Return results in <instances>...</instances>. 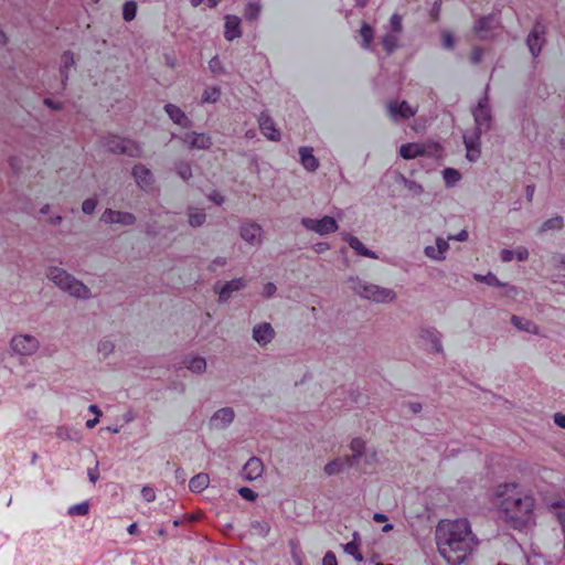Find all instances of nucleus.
<instances>
[{"label": "nucleus", "mask_w": 565, "mask_h": 565, "mask_svg": "<svg viewBox=\"0 0 565 565\" xmlns=\"http://www.w3.org/2000/svg\"><path fill=\"white\" fill-rule=\"evenodd\" d=\"M495 507L501 520L511 529L524 531L536 524L534 494L518 482H504L494 491Z\"/></svg>", "instance_id": "nucleus-1"}, {"label": "nucleus", "mask_w": 565, "mask_h": 565, "mask_svg": "<svg viewBox=\"0 0 565 565\" xmlns=\"http://www.w3.org/2000/svg\"><path fill=\"white\" fill-rule=\"evenodd\" d=\"M440 556L450 565H460L478 544L467 519L441 520L436 527Z\"/></svg>", "instance_id": "nucleus-2"}, {"label": "nucleus", "mask_w": 565, "mask_h": 565, "mask_svg": "<svg viewBox=\"0 0 565 565\" xmlns=\"http://www.w3.org/2000/svg\"><path fill=\"white\" fill-rule=\"evenodd\" d=\"M473 117L477 127L471 132L463 135V142L467 150V159L469 161H476L480 157V135L482 128L488 129L490 127L491 114L488 107L487 98L480 100L478 106L473 110Z\"/></svg>", "instance_id": "nucleus-3"}, {"label": "nucleus", "mask_w": 565, "mask_h": 565, "mask_svg": "<svg viewBox=\"0 0 565 565\" xmlns=\"http://www.w3.org/2000/svg\"><path fill=\"white\" fill-rule=\"evenodd\" d=\"M47 278L52 280L58 288L67 291L71 296L77 298H86L89 294V289L82 281L75 279L62 268H50Z\"/></svg>", "instance_id": "nucleus-4"}, {"label": "nucleus", "mask_w": 565, "mask_h": 565, "mask_svg": "<svg viewBox=\"0 0 565 565\" xmlns=\"http://www.w3.org/2000/svg\"><path fill=\"white\" fill-rule=\"evenodd\" d=\"M353 288L361 297L375 302H390L395 299V292L392 289L376 285L358 281Z\"/></svg>", "instance_id": "nucleus-5"}, {"label": "nucleus", "mask_w": 565, "mask_h": 565, "mask_svg": "<svg viewBox=\"0 0 565 565\" xmlns=\"http://www.w3.org/2000/svg\"><path fill=\"white\" fill-rule=\"evenodd\" d=\"M439 150L440 146L436 142H407L399 147V156L411 160L423 156H435Z\"/></svg>", "instance_id": "nucleus-6"}, {"label": "nucleus", "mask_w": 565, "mask_h": 565, "mask_svg": "<svg viewBox=\"0 0 565 565\" xmlns=\"http://www.w3.org/2000/svg\"><path fill=\"white\" fill-rule=\"evenodd\" d=\"M104 147L113 153L127 154L132 158L140 157L142 150L138 143L130 139L120 138L117 136L109 137Z\"/></svg>", "instance_id": "nucleus-7"}, {"label": "nucleus", "mask_w": 565, "mask_h": 565, "mask_svg": "<svg viewBox=\"0 0 565 565\" xmlns=\"http://www.w3.org/2000/svg\"><path fill=\"white\" fill-rule=\"evenodd\" d=\"M301 224L309 231H313L320 235L334 233L338 230L337 221L331 216H323L321 220L303 217Z\"/></svg>", "instance_id": "nucleus-8"}, {"label": "nucleus", "mask_w": 565, "mask_h": 565, "mask_svg": "<svg viewBox=\"0 0 565 565\" xmlns=\"http://www.w3.org/2000/svg\"><path fill=\"white\" fill-rule=\"evenodd\" d=\"M499 19L494 14L480 18L475 26L473 31L478 39L481 41L491 39L494 35V30L499 28Z\"/></svg>", "instance_id": "nucleus-9"}, {"label": "nucleus", "mask_w": 565, "mask_h": 565, "mask_svg": "<svg viewBox=\"0 0 565 565\" xmlns=\"http://www.w3.org/2000/svg\"><path fill=\"white\" fill-rule=\"evenodd\" d=\"M11 348L14 352L22 355H30L34 353L39 348V341L36 338L29 334L15 335L11 340Z\"/></svg>", "instance_id": "nucleus-10"}, {"label": "nucleus", "mask_w": 565, "mask_h": 565, "mask_svg": "<svg viewBox=\"0 0 565 565\" xmlns=\"http://www.w3.org/2000/svg\"><path fill=\"white\" fill-rule=\"evenodd\" d=\"M544 34V25H542L540 22H536L527 35L526 45L533 57L539 56V54L541 53L542 45L545 42Z\"/></svg>", "instance_id": "nucleus-11"}, {"label": "nucleus", "mask_w": 565, "mask_h": 565, "mask_svg": "<svg viewBox=\"0 0 565 565\" xmlns=\"http://www.w3.org/2000/svg\"><path fill=\"white\" fill-rule=\"evenodd\" d=\"M387 113L388 117L397 121L399 119H408L416 115L417 108L412 107L407 102L403 100L401 103L390 102L387 104Z\"/></svg>", "instance_id": "nucleus-12"}, {"label": "nucleus", "mask_w": 565, "mask_h": 565, "mask_svg": "<svg viewBox=\"0 0 565 565\" xmlns=\"http://www.w3.org/2000/svg\"><path fill=\"white\" fill-rule=\"evenodd\" d=\"M100 220L107 224L118 223L121 225H131L135 223L136 217L134 214L128 212H120L107 209L103 213Z\"/></svg>", "instance_id": "nucleus-13"}, {"label": "nucleus", "mask_w": 565, "mask_h": 565, "mask_svg": "<svg viewBox=\"0 0 565 565\" xmlns=\"http://www.w3.org/2000/svg\"><path fill=\"white\" fill-rule=\"evenodd\" d=\"M258 125L262 134L271 141L280 139V131L275 127L273 118L263 111L258 118Z\"/></svg>", "instance_id": "nucleus-14"}, {"label": "nucleus", "mask_w": 565, "mask_h": 565, "mask_svg": "<svg viewBox=\"0 0 565 565\" xmlns=\"http://www.w3.org/2000/svg\"><path fill=\"white\" fill-rule=\"evenodd\" d=\"M264 472L263 461L257 457L247 460L242 469V477L247 481H254L262 477Z\"/></svg>", "instance_id": "nucleus-15"}, {"label": "nucleus", "mask_w": 565, "mask_h": 565, "mask_svg": "<svg viewBox=\"0 0 565 565\" xmlns=\"http://www.w3.org/2000/svg\"><path fill=\"white\" fill-rule=\"evenodd\" d=\"M234 416V411L231 407L221 408L211 417L210 425L217 429L225 428L233 422Z\"/></svg>", "instance_id": "nucleus-16"}, {"label": "nucleus", "mask_w": 565, "mask_h": 565, "mask_svg": "<svg viewBox=\"0 0 565 565\" xmlns=\"http://www.w3.org/2000/svg\"><path fill=\"white\" fill-rule=\"evenodd\" d=\"M183 141L192 149H209L212 145L211 137L205 134H186Z\"/></svg>", "instance_id": "nucleus-17"}, {"label": "nucleus", "mask_w": 565, "mask_h": 565, "mask_svg": "<svg viewBox=\"0 0 565 565\" xmlns=\"http://www.w3.org/2000/svg\"><path fill=\"white\" fill-rule=\"evenodd\" d=\"M274 334L275 332L273 327L267 322L258 324L253 329V338L260 345L269 343L273 340Z\"/></svg>", "instance_id": "nucleus-18"}, {"label": "nucleus", "mask_w": 565, "mask_h": 565, "mask_svg": "<svg viewBox=\"0 0 565 565\" xmlns=\"http://www.w3.org/2000/svg\"><path fill=\"white\" fill-rule=\"evenodd\" d=\"M262 227L256 223H246L241 227V236L249 244H257L260 242Z\"/></svg>", "instance_id": "nucleus-19"}, {"label": "nucleus", "mask_w": 565, "mask_h": 565, "mask_svg": "<svg viewBox=\"0 0 565 565\" xmlns=\"http://www.w3.org/2000/svg\"><path fill=\"white\" fill-rule=\"evenodd\" d=\"M132 175L137 182V184L142 189L147 190L148 186L152 184L153 178L152 173L145 166L138 164L132 169Z\"/></svg>", "instance_id": "nucleus-20"}, {"label": "nucleus", "mask_w": 565, "mask_h": 565, "mask_svg": "<svg viewBox=\"0 0 565 565\" xmlns=\"http://www.w3.org/2000/svg\"><path fill=\"white\" fill-rule=\"evenodd\" d=\"M241 32V20L236 15H226L225 18V31L224 36L227 41H233L239 38Z\"/></svg>", "instance_id": "nucleus-21"}, {"label": "nucleus", "mask_w": 565, "mask_h": 565, "mask_svg": "<svg viewBox=\"0 0 565 565\" xmlns=\"http://www.w3.org/2000/svg\"><path fill=\"white\" fill-rule=\"evenodd\" d=\"M313 149L311 147H300L299 156L303 168L308 171H316L319 167L318 159L313 156Z\"/></svg>", "instance_id": "nucleus-22"}, {"label": "nucleus", "mask_w": 565, "mask_h": 565, "mask_svg": "<svg viewBox=\"0 0 565 565\" xmlns=\"http://www.w3.org/2000/svg\"><path fill=\"white\" fill-rule=\"evenodd\" d=\"M164 109L167 111V114L169 115V117L171 118V120H173V122H175L177 125L181 126V127H189L191 121L190 119L188 118V116L184 114V111L173 105V104H167L164 106Z\"/></svg>", "instance_id": "nucleus-23"}, {"label": "nucleus", "mask_w": 565, "mask_h": 565, "mask_svg": "<svg viewBox=\"0 0 565 565\" xmlns=\"http://www.w3.org/2000/svg\"><path fill=\"white\" fill-rule=\"evenodd\" d=\"M365 444L361 438H353L350 448L353 452L351 457H345V462L348 467L358 466L359 458L363 455Z\"/></svg>", "instance_id": "nucleus-24"}, {"label": "nucleus", "mask_w": 565, "mask_h": 565, "mask_svg": "<svg viewBox=\"0 0 565 565\" xmlns=\"http://www.w3.org/2000/svg\"><path fill=\"white\" fill-rule=\"evenodd\" d=\"M344 239L348 242L350 247L356 252V254L370 258H377L376 254L366 248L358 237L350 234H345Z\"/></svg>", "instance_id": "nucleus-25"}, {"label": "nucleus", "mask_w": 565, "mask_h": 565, "mask_svg": "<svg viewBox=\"0 0 565 565\" xmlns=\"http://www.w3.org/2000/svg\"><path fill=\"white\" fill-rule=\"evenodd\" d=\"M246 282L243 278L232 279L227 281L220 290V300L225 301L233 291H238L245 287Z\"/></svg>", "instance_id": "nucleus-26"}, {"label": "nucleus", "mask_w": 565, "mask_h": 565, "mask_svg": "<svg viewBox=\"0 0 565 565\" xmlns=\"http://www.w3.org/2000/svg\"><path fill=\"white\" fill-rule=\"evenodd\" d=\"M449 244L444 238L436 239V246H427L425 248V254L429 258L433 259H443L445 252L448 249Z\"/></svg>", "instance_id": "nucleus-27"}, {"label": "nucleus", "mask_w": 565, "mask_h": 565, "mask_svg": "<svg viewBox=\"0 0 565 565\" xmlns=\"http://www.w3.org/2000/svg\"><path fill=\"white\" fill-rule=\"evenodd\" d=\"M420 338L425 341H429L434 351L441 352L440 334L435 328L422 329Z\"/></svg>", "instance_id": "nucleus-28"}, {"label": "nucleus", "mask_w": 565, "mask_h": 565, "mask_svg": "<svg viewBox=\"0 0 565 565\" xmlns=\"http://www.w3.org/2000/svg\"><path fill=\"white\" fill-rule=\"evenodd\" d=\"M210 483V477L207 473H198L194 477H192L189 481V488L192 492H202L204 489L207 488Z\"/></svg>", "instance_id": "nucleus-29"}, {"label": "nucleus", "mask_w": 565, "mask_h": 565, "mask_svg": "<svg viewBox=\"0 0 565 565\" xmlns=\"http://www.w3.org/2000/svg\"><path fill=\"white\" fill-rule=\"evenodd\" d=\"M359 34L360 36L362 38V42H361V46L364 49V50H370L371 49V44L374 40V30L373 28L367 24V23H362L360 30H359Z\"/></svg>", "instance_id": "nucleus-30"}, {"label": "nucleus", "mask_w": 565, "mask_h": 565, "mask_svg": "<svg viewBox=\"0 0 565 565\" xmlns=\"http://www.w3.org/2000/svg\"><path fill=\"white\" fill-rule=\"evenodd\" d=\"M511 322L514 327L520 330L530 332V333H539V327L531 320L520 318L518 316H512Z\"/></svg>", "instance_id": "nucleus-31"}, {"label": "nucleus", "mask_w": 565, "mask_h": 565, "mask_svg": "<svg viewBox=\"0 0 565 565\" xmlns=\"http://www.w3.org/2000/svg\"><path fill=\"white\" fill-rule=\"evenodd\" d=\"M358 533L353 534V540L344 545H342L343 551L354 557L356 562L363 561V555L360 552V543L356 541Z\"/></svg>", "instance_id": "nucleus-32"}, {"label": "nucleus", "mask_w": 565, "mask_h": 565, "mask_svg": "<svg viewBox=\"0 0 565 565\" xmlns=\"http://www.w3.org/2000/svg\"><path fill=\"white\" fill-rule=\"evenodd\" d=\"M398 45V36L396 33H387L382 38V46L387 54H392Z\"/></svg>", "instance_id": "nucleus-33"}, {"label": "nucleus", "mask_w": 565, "mask_h": 565, "mask_svg": "<svg viewBox=\"0 0 565 565\" xmlns=\"http://www.w3.org/2000/svg\"><path fill=\"white\" fill-rule=\"evenodd\" d=\"M186 369L191 370L195 373H201L206 369V361L201 356H194L189 360H185Z\"/></svg>", "instance_id": "nucleus-34"}, {"label": "nucleus", "mask_w": 565, "mask_h": 565, "mask_svg": "<svg viewBox=\"0 0 565 565\" xmlns=\"http://www.w3.org/2000/svg\"><path fill=\"white\" fill-rule=\"evenodd\" d=\"M344 467H348L347 462H345V458L344 459H334L324 466V472L329 476L337 475V473L341 472L344 469Z\"/></svg>", "instance_id": "nucleus-35"}, {"label": "nucleus", "mask_w": 565, "mask_h": 565, "mask_svg": "<svg viewBox=\"0 0 565 565\" xmlns=\"http://www.w3.org/2000/svg\"><path fill=\"white\" fill-rule=\"evenodd\" d=\"M443 174L447 186H452L461 179V174L459 173V171H457L454 168H446Z\"/></svg>", "instance_id": "nucleus-36"}, {"label": "nucleus", "mask_w": 565, "mask_h": 565, "mask_svg": "<svg viewBox=\"0 0 565 565\" xmlns=\"http://www.w3.org/2000/svg\"><path fill=\"white\" fill-rule=\"evenodd\" d=\"M137 13V3L135 1H127L122 8V17L125 21H131Z\"/></svg>", "instance_id": "nucleus-37"}, {"label": "nucleus", "mask_w": 565, "mask_h": 565, "mask_svg": "<svg viewBox=\"0 0 565 565\" xmlns=\"http://www.w3.org/2000/svg\"><path fill=\"white\" fill-rule=\"evenodd\" d=\"M205 221V214L201 210H191L189 213V223L191 226H201Z\"/></svg>", "instance_id": "nucleus-38"}, {"label": "nucleus", "mask_w": 565, "mask_h": 565, "mask_svg": "<svg viewBox=\"0 0 565 565\" xmlns=\"http://www.w3.org/2000/svg\"><path fill=\"white\" fill-rule=\"evenodd\" d=\"M221 96V90L218 87H209L204 90L202 95V100L204 103H215L218 100Z\"/></svg>", "instance_id": "nucleus-39"}, {"label": "nucleus", "mask_w": 565, "mask_h": 565, "mask_svg": "<svg viewBox=\"0 0 565 565\" xmlns=\"http://www.w3.org/2000/svg\"><path fill=\"white\" fill-rule=\"evenodd\" d=\"M562 226H563V218L561 216H556V217H552V218H548L547 221H545L542 224L540 231L546 232L550 230L561 228Z\"/></svg>", "instance_id": "nucleus-40"}, {"label": "nucleus", "mask_w": 565, "mask_h": 565, "mask_svg": "<svg viewBox=\"0 0 565 565\" xmlns=\"http://www.w3.org/2000/svg\"><path fill=\"white\" fill-rule=\"evenodd\" d=\"M391 33L399 34L403 31V18L398 13H394L390 19Z\"/></svg>", "instance_id": "nucleus-41"}, {"label": "nucleus", "mask_w": 565, "mask_h": 565, "mask_svg": "<svg viewBox=\"0 0 565 565\" xmlns=\"http://www.w3.org/2000/svg\"><path fill=\"white\" fill-rule=\"evenodd\" d=\"M62 61H63V67L61 68V75L62 77H64L65 79H67V70L73 66L74 64V56L71 52H65L62 56Z\"/></svg>", "instance_id": "nucleus-42"}, {"label": "nucleus", "mask_w": 565, "mask_h": 565, "mask_svg": "<svg viewBox=\"0 0 565 565\" xmlns=\"http://www.w3.org/2000/svg\"><path fill=\"white\" fill-rule=\"evenodd\" d=\"M89 511L88 503L82 502L75 505H72L68 510L71 515H86Z\"/></svg>", "instance_id": "nucleus-43"}, {"label": "nucleus", "mask_w": 565, "mask_h": 565, "mask_svg": "<svg viewBox=\"0 0 565 565\" xmlns=\"http://www.w3.org/2000/svg\"><path fill=\"white\" fill-rule=\"evenodd\" d=\"M177 172L181 179L188 181L192 177L191 167L189 163H179L177 166Z\"/></svg>", "instance_id": "nucleus-44"}, {"label": "nucleus", "mask_w": 565, "mask_h": 565, "mask_svg": "<svg viewBox=\"0 0 565 565\" xmlns=\"http://www.w3.org/2000/svg\"><path fill=\"white\" fill-rule=\"evenodd\" d=\"M441 45L447 50H452L455 47V39L451 32L443 31L441 32Z\"/></svg>", "instance_id": "nucleus-45"}, {"label": "nucleus", "mask_w": 565, "mask_h": 565, "mask_svg": "<svg viewBox=\"0 0 565 565\" xmlns=\"http://www.w3.org/2000/svg\"><path fill=\"white\" fill-rule=\"evenodd\" d=\"M475 278H476L478 281L486 282V284H488V285H490V286H500V285H501V284H500V281H499V279H498L494 275H492V274H488V275H486V276H482V275H478V274H476V275H475Z\"/></svg>", "instance_id": "nucleus-46"}, {"label": "nucleus", "mask_w": 565, "mask_h": 565, "mask_svg": "<svg viewBox=\"0 0 565 565\" xmlns=\"http://www.w3.org/2000/svg\"><path fill=\"white\" fill-rule=\"evenodd\" d=\"M483 57V49L475 46L470 52V62L472 64H479Z\"/></svg>", "instance_id": "nucleus-47"}, {"label": "nucleus", "mask_w": 565, "mask_h": 565, "mask_svg": "<svg viewBox=\"0 0 565 565\" xmlns=\"http://www.w3.org/2000/svg\"><path fill=\"white\" fill-rule=\"evenodd\" d=\"M115 345L110 340H103L98 344V352L103 353L105 356L113 352Z\"/></svg>", "instance_id": "nucleus-48"}, {"label": "nucleus", "mask_w": 565, "mask_h": 565, "mask_svg": "<svg viewBox=\"0 0 565 565\" xmlns=\"http://www.w3.org/2000/svg\"><path fill=\"white\" fill-rule=\"evenodd\" d=\"M97 205V200L94 198L86 199L82 204V210L86 214H90L94 212L95 207Z\"/></svg>", "instance_id": "nucleus-49"}, {"label": "nucleus", "mask_w": 565, "mask_h": 565, "mask_svg": "<svg viewBox=\"0 0 565 565\" xmlns=\"http://www.w3.org/2000/svg\"><path fill=\"white\" fill-rule=\"evenodd\" d=\"M238 493L242 498H244L245 500H248V501H254L257 497L256 492L247 487L239 488Z\"/></svg>", "instance_id": "nucleus-50"}, {"label": "nucleus", "mask_w": 565, "mask_h": 565, "mask_svg": "<svg viewBox=\"0 0 565 565\" xmlns=\"http://www.w3.org/2000/svg\"><path fill=\"white\" fill-rule=\"evenodd\" d=\"M141 495H142L143 500L147 501V502H152V501L156 500L154 490H153V488H151L149 486H145L141 489Z\"/></svg>", "instance_id": "nucleus-51"}, {"label": "nucleus", "mask_w": 565, "mask_h": 565, "mask_svg": "<svg viewBox=\"0 0 565 565\" xmlns=\"http://www.w3.org/2000/svg\"><path fill=\"white\" fill-rule=\"evenodd\" d=\"M322 565H338L335 554L331 551L327 552L322 558Z\"/></svg>", "instance_id": "nucleus-52"}, {"label": "nucleus", "mask_w": 565, "mask_h": 565, "mask_svg": "<svg viewBox=\"0 0 565 565\" xmlns=\"http://www.w3.org/2000/svg\"><path fill=\"white\" fill-rule=\"evenodd\" d=\"M440 10H441V0H436L430 10V17L434 21H437L439 19Z\"/></svg>", "instance_id": "nucleus-53"}, {"label": "nucleus", "mask_w": 565, "mask_h": 565, "mask_svg": "<svg viewBox=\"0 0 565 565\" xmlns=\"http://www.w3.org/2000/svg\"><path fill=\"white\" fill-rule=\"evenodd\" d=\"M87 475H88V478H89V481L95 484L96 481L98 480L99 478V473H98V462L96 461L95 462V467L94 468H89L88 471H87Z\"/></svg>", "instance_id": "nucleus-54"}, {"label": "nucleus", "mask_w": 565, "mask_h": 565, "mask_svg": "<svg viewBox=\"0 0 565 565\" xmlns=\"http://www.w3.org/2000/svg\"><path fill=\"white\" fill-rule=\"evenodd\" d=\"M276 286L273 284V282H267L265 286H264V289H263V295L265 297H271L275 292H276Z\"/></svg>", "instance_id": "nucleus-55"}, {"label": "nucleus", "mask_w": 565, "mask_h": 565, "mask_svg": "<svg viewBox=\"0 0 565 565\" xmlns=\"http://www.w3.org/2000/svg\"><path fill=\"white\" fill-rule=\"evenodd\" d=\"M515 254H516V258L518 260H525L527 257H529V252L526 248L524 247H519L516 250H515Z\"/></svg>", "instance_id": "nucleus-56"}, {"label": "nucleus", "mask_w": 565, "mask_h": 565, "mask_svg": "<svg viewBox=\"0 0 565 565\" xmlns=\"http://www.w3.org/2000/svg\"><path fill=\"white\" fill-rule=\"evenodd\" d=\"M554 422L557 426L565 428V414L556 413L554 415Z\"/></svg>", "instance_id": "nucleus-57"}, {"label": "nucleus", "mask_w": 565, "mask_h": 565, "mask_svg": "<svg viewBox=\"0 0 565 565\" xmlns=\"http://www.w3.org/2000/svg\"><path fill=\"white\" fill-rule=\"evenodd\" d=\"M513 256H514V252H512L510 249H503L501 252V259L503 262H511L513 259Z\"/></svg>", "instance_id": "nucleus-58"}, {"label": "nucleus", "mask_w": 565, "mask_h": 565, "mask_svg": "<svg viewBox=\"0 0 565 565\" xmlns=\"http://www.w3.org/2000/svg\"><path fill=\"white\" fill-rule=\"evenodd\" d=\"M209 66L211 68V71L213 73H217L218 72V67H220V60L218 57H213L210 62H209Z\"/></svg>", "instance_id": "nucleus-59"}, {"label": "nucleus", "mask_w": 565, "mask_h": 565, "mask_svg": "<svg viewBox=\"0 0 565 565\" xmlns=\"http://www.w3.org/2000/svg\"><path fill=\"white\" fill-rule=\"evenodd\" d=\"M56 436L61 439H70L68 430L64 427H58L56 430Z\"/></svg>", "instance_id": "nucleus-60"}, {"label": "nucleus", "mask_w": 565, "mask_h": 565, "mask_svg": "<svg viewBox=\"0 0 565 565\" xmlns=\"http://www.w3.org/2000/svg\"><path fill=\"white\" fill-rule=\"evenodd\" d=\"M449 239H456L459 242H463L468 238V232L466 230L460 231V233L456 236H449Z\"/></svg>", "instance_id": "nucleus-61"}, {"label": "nucleus", "mask_w": 565, "mask_h": 565, "mask_svg": "<svg viewBox=\"0 0 565 565\" xmlns=\"http://www.w3.org/2000/svg\"><path fill=\"white\" fill-rule=\"evenodd\" d=\"M226 264V260L225 258L223 257H217L213 260L212 265H211V269L214 270L216 266H224Z\"/></svg>", "instance_id": "nucleus-62"}, {"label": "nucleus", "mask_w": 565, "mask_h": 565, "mask_svg": "<svg viewBox=\"0 0 565 565\" xmlns=\"http://www.w3.org/2000/svg\"><path fill=\"white\" fill-rule=\"evenodd\" d=\"M211 200L220 205L223 203L224 198L220 193H214L213 195H211Z\"/></svg>", "instance_id": "nucleus-63"}, {"label": "nucleus", "mask_w": 565, "mask_h": 565, "mask_svg": "<svg viewBox=\"0 0 565 565\" xmlns=\"http://www.w3.org/2000/svg\"><path fill=\"white\" fill-rule=\"evenodd\" d=\"M558 521H559V523L562 524L563 530H564V532H565V511H564V512L558 513Z\"/></svg>", "instance_id": "nucleus-64"}]
</instances>
